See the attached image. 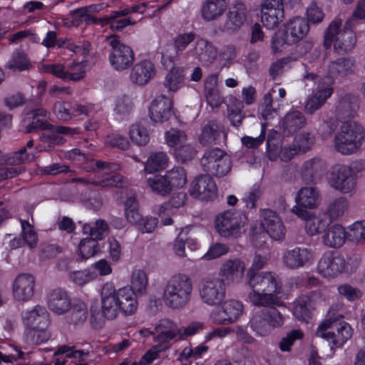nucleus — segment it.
Returning a JSON list of instances; mask_svg holds the SVG:
<instances>
[{"mask_svg": "<svg viewBox=\"0 0 365 365\" xmlns=\"http://www.w3.org/2000/svg\"><path fill=\"white\" fill-rule=\"evenodd\" d=\"M76 128H71L68 126H56L51 132L43 135V140L51 145H62L65 143L66 138L63 135L73 136L77 133Z\"/></svg>", "mask_w": 365, "mask_h": 365, "instance_id": "obj_41", "label": "nucleus"}, {"mask_svg": "<svg viewBox=\"0 0 365 365\" xmlns=\"http://www.w3.org/2000/svg\"><path fill=\"white\" fill-rule=\"evenodd\" d=\"M48 327L41 325L38 327L29 329L28 330V337L31 342L39 344L47 341L51 337V334L47 330Z\"/></svg>", "mask_w": 365, "mask_h": 365, "instance_id": "obj_59", "label": "nucleus"}, {"mask_svg": "<svg viewBox=\"0 0 365 365\" xmlns=\"http://www.w3.org/2000/svg\"><path fill=\"white\" fill-rule=\"evenodd\" d=\"M245 271V262L240 258H233L227 259L222 264L219 274L228 284H238L242 281Z\"/></svg>", "mask_w": 365, "mask_h": 365, "instance_id": "obj_23", "label": "nucleus"}, {"mask_svg": "<svg viewBox=\"0 0 365 365\" xmlns=\"http://www.w3.org/2000/svg\"><path fill=\"white\" fill-rule=\"evenodd\" d=\"M311 299L307 295L297 298L294 302L293 314L301 321H308L311 318Z\"/></svg>", "mask_w": 365, "mask_h": 365, "instance_id": "obj_44", "label": "nucleus"}, {"mask_svg": "<svg viewBox=\"0 0 365 365\" xmlns=\"http://www.w3.org/2000/svg\"><path fill=\"white\" fill-rule=\"evenodd\" d=\"M69 313L66 316L68 324L76 326L83 324L88 319V311L86 304L81 300L76 299L71 304Z\"/></svg>", "mask_w": 365, "mask_h": 365, "instance_id": "obj_36", "label": "nucleus"}, {"mask_svg": "<svg viewBox=\"0 0 365 365\" xmlns=\"http://www.w3.org/2000/svg\"><path fill=\"white\" fill-rule=\"evenodd\" d=\"M173 100L160 95L157 96L150 103L149 115L152 120L156 123H163L168 120L173 115Z\"/></svg>", "mask_w": 365, "mask_h": 365, "instance_id": "obj_22", "label": "nucleus"}, {"mask_svg": "<svg viewBox=\"0 0 365 365\" xmlns=\"http://www.w3.org/2000/svg\"><path fill=\"white\" fill-rule=\"evenodd\" d=\"M364 138L363 127L355 121L344 122L334 135L333 146L344 155L357 153Z\"/></svg>", "mask_w": 365, "mask_h": 365, "instance_id": "obj_4", "label": "nucleus"}, {"mask_svg": "<svg viewBox=\"0 0 365 365\" xmlns=\"http://www.w3.org/2000/svg\"><path fill=\"white\" fill-rule=\"evenodd\" d=\"M148 285V277L145 271L140 269H134L130 277V285L128 286L132 289L139 297L143 296L147 292Z\"/></svg>", "mask_w": 365, "mask_h": 365, "instance_id": "obj_42", "label": "nucleus"}, {"mask_svg": "<svg viewBox=\"0 0 365 365\" xmlns=\"http://www.w3.org/2000/svg\"><path fill=\"white\" fill-rule=\"evenodd\" d=\"M356 43V36L351 30H344V32L337 36L334 43L336 51L339 53L351 51Z\"/></svg>", "mask_w": 365, "mask_h": 365, "instance_id": "obj_46", "label": "nucleus"}, {"mask_svg": "<svg viewBox=\"0 0 365 365\" xmlns=\"http://www.w3.org/2000/svg\"><path fill=\"white\" fill-rule=\"evenodd\" d=\"M23 321L29 328L49 326V314L45 307L36 305L30 311H26L23 314Z\"/></svg>", "mask_w": 365, "mask_h": 365, "instance_id": "obj_33", "label": "nucleus"}, {"mask_svg": "<svg viewBox=\"0 0 365 365\" xmlns=\"http://www.w3.org/2000/svg\"><path fill=\"white\" fill-rule=\"evenodd\" d=\"M138 297L128 286L116 289L112 283H106L101 293L102 316L106 319L113 320L120 312L125 316L134 314L138 308Z\"/></svg>", "mask_w": 365, "mask_h": 365, "instance_id": "obj_2", "label": "nucleus"}, {"mask_svg": "<svg viewBox=\"0 0 365 365\" xmlns=\"http://www.w3.org/2000/svg\"><path fill=\"white\" fill-rule=\"evenodd\" d=\"M316 335L326 339L332 346L339 347L351 338L352 329L344 321L328 319L319 325Z\"/></svg>", "mask_w": 365, "mask_h": 365, "instance_id": "obj_5", "label": "nucleus"}, {"mask_svg": "<svg viewBox=\"0 0 365 365\" xmlns=\"http://www.w3.org/2000/svg\"><path fill=\"white\" fill-rule=\"evenodd\" d=\"M165 140L166 144L175 150L178 146L185 143V142L188 140V137L184 130L177 128H170L165 132Z\"/></svg>", "mask_w": 365, "mask_h": 365, "instance_id": "obj_50", "label": "nucleus"}, {"mask_svg": "<svg viewBox=\"0 0 365 365\" xmlns=\"http://www.w3.org/2000/svg\"><path fill=\"white\" fill-rule=\"evenodd\" d=\"M201 301L208 306H217L225 298V282L218 277L206 278L199 286Z\"/></svg>", "mask_w": 365, "mask_h": 365, "instance_id": "obj_11", "label": "nucleus"}, {"mask_svg": "<svg viewBox=\"0 0 365 365\" xmlns=\"http://www.w3.org/2000/svg\"><path fill=\"white\" fill-rule=\"evenodd\" d=\"M247 282L252 291L248 294L250 302L255 307H282V284L279 276L272 272L255 273L249 269Z\"/></svg>", "mask_w": 365, "mask_h": 365, "instance_id": "obj_1", "label": "nucleus"}, {"mask_svg": "<svg viewBox=\"0 0 365 365\" xmlns=\"http://www.w3.org/2000/svg\"><path fill=\"white\" fill-rule=\"evenodd\" d=\"M88 229L90 231L91 238L95 241L102 240L108 233V225L103 220H96L95 225L92 227L86 225L83 227L85 232H87Z\"/></svg>", "mask_w": 365, "mask_h": 365, "instance_id": "obj_61", "label": "nucleus"}, {"mask_svg": "<svg viewBox=\"0 0 365 365\" xmlns=\"http://www.w3.org/2000/svg\"><path fill=\"white\" fill-rule=\"evenodd\" d=\"M147 181L151 190L159 195L167 196L173 190L165 175H156Z\"/></svg>", "mask_w": 365, "mask_h": 365, "instance_id": "obj_45", "label": "nucleus"}, {"mask_svg": "<svg viewBox=\"0 0 365 365\" xmlns=\"http://www.w3.org/2000/svg\"><path fill=\"white\" fill-rule=\"evenodd\" d=\"M334 88L329 78H323L318 83L315 91L310 95L304 104V110L307 114H313L320 109L333 94Z\"/></svg>", "mask_w": 365, "mask_h": 365, "instance_id": "obj_14", "label": "nucleus"}, {"mask_svg": "<svg viewBox=\"0 0 365 365\" xmlns=\"http://www.w3.org/2000/svg\"><path fill=\"white\" fill-rule=\"evenodd\" d=\"M193 55L203 66H209L216 60L218 51L217 47L210 41L199 38L192 48Z\"/></svg>", "mask_w": 365, "mask_h": 365, "instance_id": "obj_26", "label": "nucleus"}, {"mask_svg": "<svg viewBox=\"0 0 365 365\" xmlns=\"http://www.w3.org/2000/svg\"><path fill=\"white\" fill-rule=\"evenodd\" d=\"M189 192L195 198L208 200L216 195L217 187L210 175H200L192 182Z\"/></svg>", "mask_w": 365, "mask_h": 365, "instance_id": "obj_21", "label": "nucleus"}, {"mask_svg": "<svg viewBox=\"0 0 365 365\" xmlns=\"http://www.w3.org/2000/svg\"><path fill=\"white\" fill-rule=\"evenodd\" d=\"M261 224L267 233L274 240H282L285 237L286 227L276 212L265 209L261 212Z\"/></svg>", "mask_w": 365, "mask_h": 365, "instance_id": "obj_17", "label": "nucleus"}, {"mask_svg": "<svg viewBox=\"0 0 365 365\" xmlns=\"http://www.w3.org/2000/svg\"><path fill=\"white\" fill-rule=\"evenodd\" d=\"M276 307H262L263 309L254 312L250 323L252 329L259 335H267L273 329L283 325L284 317Z\"/></svg>", "mask_w": 365, "mask_h": 365, "instance_id": "obj_6", "label": "nucleus"}, {"mask_svg": "<svg viewBox=\"0 0 365 365\" xmlns=\"http://www.w3.org/2000/svg\"><path fill=\"white\" fill-rule=\"evenodd\" d=\"M193 290L192 279L183 273H178L169 278L163 289V300L172 309L184 308L190 301Z\"/></svg>", "mask_w": 365, "mask_h": 365, "instance_id": "obj_3", "label": "nucleus"}, {"mask_svg": "<svg viewBox=\"0 0 365 365\" xmlns=\"http://www.w3.org/2000/svg\"><path fill=\"white\" fill-rule=\"evenodd\" d=\"M197 154L195 147L188 140L174 150L175 158L182 163L191 160Z\"/></svg>", "mask_w": 365, "mask_h": 365, "instance_id": "obj_55", "label": "nucleus"}, {"mask_svg": "<svg viewBox=\"0 0 365 365\" xmlns=\"http://www.w3.org/2000/svg\"><path fill=\"white\" fill-rule=\"evenodd\" d=\"M156 74V69L153 62L142 60L136 63L130 72V80L132 83L138 86L147 84Z\"/></svg>", "mask_w": 365, "mask_h": 365, "instance_id": "obj_27", "label": "nucleus"}, {"mask_svg": "<svg viewBox=\"0 0 365 365\" xmlns=\"http://www.w3.org/2000/svg\"><path fill=\"white\" fill-rule=\"evenodd\" d=\"M187 200V195L184 192L175 193L170 200L160 205L158 210V215L161 222L164 225H170L173 220L170 215H174L176 210L183 206Z\"/></svg>", "mask_w": 365, "mask_h": 365, "instance_id": "obj_30", "label": "nucleus"}, {"mask_svg": "<svg viewBox=\"0 0 365 365\" xmlns=\"http://www.w3.org/2000/svg\"><path fill=\"white\" fill-rule=\"evenodd\" d=\"M272 92H275L274 88L264 95L259 106L261 116L264 120L273 118L277 112V109L274 108L272 105Z\"/></svg>", "mask_w": 365, "mask_h": 365, "instance_id": "obj_54", "label": "nucleus"}, {"mask_svg": "<svg viewBox=\"0 0 365 365\" xmlns=\"http://www.w3.org/2000/svg\"><path fill=\"white\" fill-rule=\"evenodd\" d=\"M329 225L327 219L312 215L305 222V230L310 235H314L324 232Z\"/></svg>", "mask_w": 365, "mask_h": 365, "instance_id": "obj_51", "label": "nucleus"}, {"mask_svg": "<svg viewBox=\"0 0 365 365\" xmlns=\"http://www.w3.org/2000/svg\"><path fill=\"white\" fill-rule=\"evenodd\" d=\"M227 6L226 0H205L201 7V16L205 21L217 19L225 11Z\"/></svg>", "mask_w": 365, "mask_h": 365, "instance_id": "obj_35", "label": "nucleus"}, {"mask_svg": "<svg viewBox=\"0 0 365 365\" xmlns=\"http://www.w3.org/2000/svg\"><path fill=\"white\" fill-rule=\"evenodd\" d=\"M283 40L286 44L292 45L303 39L309 31L308 21L299 16L289 19L284 25Z\"/></svg>", "mask_w": 365, "mask_h": 365, "instance_id": "obj_19", "label": "nucleus"}, {"mask_svg": "<svg viewBox=\"0 0 365 365\" xmlns=\"http://www.w3.org/2000/svg\"><path fill=\"white\" fill-rule=\"evenodd\" d=\"M315 138L309 132H302L294 138L293 148H284L282 150L281 158L287 161L292 158L298 152H307L309 150L314 144Z\"/></svg>", "mask_w": 365, "mask_h": 365, "instance_id": "obj_29", "label": "nucleus"}, {"mask_svg": "<svg viewBox=\"0 0 365 365\" xmlns=\"http://www.w3.org/2000/svg\"><path fill=\"white\" fill-rule=\"evenodd\" d=\"M22 228L21 235L24 242L28 245L30 248H34L38 242V237L34 231L33 226L26 220H21Z\"/></svg>", "mask_w": 365, "mask_h": 365, "instance_id": "obj_60", "label": "nucleus"}, {"mask_svg": "<svg viewBox=\"0 0 365 365\" xmlns=\"http://www.w3.org/2000/svg\"><path fill=\"white\" fill-rule=\"evenodd\" d=\"M185 79L184 69L173 66L165 75L163 86L168 92L175 93L184 86Z\"/></svg>", "mask_w": 365, "mask_h": 365, "instance_id": "obj_37", "label": "nucleus"}, {"mask_svg": "<svg viewBox=\"0 0 365 365\" xmlns=\"http://www.w3.org/2000/svg\"><path fill=\"white\" fill-rule=\"evenodd\" d=\"M248 10L246 5L238 1L226 12L219 24L218 29L222 33L233 35L237 34L247 20Z\"/></svg>", "mask_w": 365, "mask_h": 365, "instance_id": "obj_10", "label": "nucleus"}, {"mask_svg": "<svg viewBox=\"0 0 365 365\" xmlns=\"http://www.w3.org/2000/svg\"><path fill=\"white\" fill-rule=\"evenodd\" d=\"M284 19V10L261 8L262 24L269 29L277 27Z\"/></svg>", "mask_w": 365, "mask_h": 365, "instance_id": "obj_47", "label": "nucleus"}, {"mask_svg": "<svg viewBox=\"0 0 365 365\" xmlns=\"http://www.w3.org/2000/svg\"><path fill=\"white\" fill-rule=\"evenodd\" d=\"M157 336L154 340L161 346L168 347L167 344L171 340L180 341V327L168 319L159 321L155 328Z\"/></svg>", "mask_w": 365, "mask_h": 365, "instance_id": "obj_24", "label": "nucleus"}, {"mask_svg": "<svg viewBox=\"0 0 365 365\" xmlns=\"http://www.w3.org/2000/svg\"><path fill=\"white\" fill-rule=\"evenodd\" d=\"M327 182L331 187L344 193L351 192L355 187L352 170L344 164H336L331 167Z\"/></svg>", "mask_w": 365, "mask_h": 365, "instance_id": "obj_12", "label": "nucleus"}, {"mask_svg": "<svg viewBox=\"0 0 365 365\" xmlns=\"http://www.w3.org/2000/svg\"><path fill=\"white\" fill-rule=\"evenodd\" d=\"M358 109L357 97L351 94H344L339 100L335 113L339 118H349L354 117Z\"/></svg>", "mask_w": 365, "mask_h": 365, "instance_id": "obj_34", "label": "nucleus"}, {"mask_svg": "<svg viewBox=\"0 0 365 365\" xmlns=\"http://www.w3.org/2000/svg\"><path fill=\"white\" fill-rule=\"evenodd\" d=\"M196 36L193 31L178 34L173 40V45L166 44L163 46L161 51L162 61L169 60L173 63L178 60L180 53L195 40Z\"/></svg>", "mask_w": 365, "mask_h": 365, "instance_id": "obj_15", "label": "nucleus"}, {"mask_svg": "<svg viewBox=\"0 0 365 365\" xmlns=\"http://www.w3.org/2000/svg\"><path fill=\"white\" fill-rule=\"evenodd\" d=\"M205 329V323L200 321H192L187 326L180 327V340L194 336Z\"/></svg>", "mask_w": 365, "mask_h": 365, "instance_id": "obj_64", "label": "nucleus"}, {"mask_svg": "<svg viewBox=\"0 0 365 365\" xmlns=\"http://www.w3.org/2000/svg\"><path fill=\"white\" fill-rule=\"evenodd\" d=\"M247 217L242 212L228 210L220 213L215 218L217 233L223 237H237L245 225Z\"/></svg>", "mask_w": 365, "mask_h": 365, "instance_id": "obj_7", "label": "nucleus"}, {"mask_svg": "<svg viewBox=\"0 0 365 365\" xmlns=\"http://www.w3.org/2000/svg\"><path fill=\"white\" fill-rule=\"evenodd\" d=\"M30 62L25 54L22 53H14L7 63V68L13 71H21L29 69Z\"/></svg>", "mask_w": 365, "mask_h": 365, "instance_id": "obj_62", "label": "nucleus"}, {"mask_svg": "<svg viewBox=\"0 0 365 365\" xmlns=\"http://www.w3.org/2000/svg\"><path fill=\"white\" fill-rule=\"evenodd\" d=\"M36 279L34 275L22 273L16 276L12 285V293L15 300L28 302L34 296Z\"/></svg>", "mask_w": 365, "mask_h": 365, "instance_id": "obj_18", "label": "nucleus"}, {"mask_svg": "<svg viewBox=\"0 0 365 365\" xmlns=\"http://www.w3.org/2000/svg\"><path fill=\"white\" fill-rule=\"evenodd\" d=\"M96 167L105 171H113L115 169V165L109 163L97 160L95 163ZM106 175L96 180H93V185L103 187H123L126 185V181L120 175H110L105 172Z\"/></svg>", "mask_w": 365, "mask_h": 365, "instance_id": "obj_31", "label": "nucleus"}, {"mask_svg": "<svg viewBox=\"0 0 365 365\" xmlns=\"http://www.w3.org/2000/svg\"><path fill=\"white\" fill-rule=\"evenodd\" d=\"M327 169L326 160L321 157H314L306 160L302 165V175L307 182H319Z\"/></svg>", "mask_w": 365, "mask_h": 365, "instance_id": "obj_28", "label": "nucleus"}, {"mask_svg": "<svg viewBox=\"0 0 365 365\" xmlns=\"http://www.w3.org/2000/svg\"><path fill=\"white\" fill-rule=\"evenodd\" d=\"M346 233L344 228L338 224L326 229L322 236L323 242L330 247H339L345 242Z\"/></svg>", "mask_w": 365, "mask_h": 365, "instance_id": "obj_38", "label": "nucleus"}, {"mask_svg": "<svg viewBox=\"0 0 365 365\" xmlns=\"http://www.w3.org/2000/svg\"><path fill=\"white\" fill-rule=\"evenodd\" d=\"M202 170L209 175L222 177L231 170L230 156L220 148H210L205 150L200 160Z\"/></svg>", "mask_w": 365, "mask_h": 365, "instance_id": "obj_9", "label": "nucleus"}, {"mask_svg": "<svg viewBox=\"0 0 365 365\" xmlns=\"http://www.w3.org/2000/svg\"><path fill=\"white\" fill-rule=\"evenodd\" d=\"M222 134H225L223 126L215 120H211L202 127L199 140L203 145L215 143Z\"/></svg>", "mask_w": 365, "mask_h": 365, "instance_id": "obj_39", "label": "nucleus"}, {"mask_svg": "<svg viewBox=\"0 0 365 365\" xmlns=\"http://www.w3.org/2000/svg\"><path fill=\"white\" fill-rule=\"evenodd\" d=\"M314 261L312 252L307 248L295 247L287 250L282 256V262L288 269H297L311 264Z\"/></svg>", "mask_w": 365, "mask_h": 365, "instance_id": "obj_20", "label": "nucleus"}, {"mask_svg": "<svg viewBox=\"0 0 365 365\" xmlns=\"http://www.w3.org/2000/svg\"><path fill=\"white\" fill-rule=\"evenodd\" d=\"M307 124L304 114L297 110H292L285 114L281 124L284 135H289L303 128Z\"/></svg>", "mask_w": 365, "mask_h": 365, "instance_id": "obj_32", "label": "nucleus"}, {"mask_svg": "<svg viewBox=\"0 0 365 365\" xmlns=\"http://www.w3.org/2000/svg\"><path fill=\"white\" fill-rule=\"evenodd\" d=\"M319 193L315 187H305L301 188L295 197L297 204L308 209L316 208L319 204Z\"/></svg>", "mask_w": 365, "mask_h": 365, "instance_id": "obj_40", "label": "nucleus"}, {"mask_svg": "<svg viewBox=\"0 0 365 365\" xmlns=\"http://www.w3.org/2000/svg\"><path fill=\"white\" fill-rule=\"evenodd\" d=\"M46 302L49 309L57 315L67 313L73 303L68 292L61 288L51 290L47 294Z\"/></svg>", "mask_w": 365, "mask_h": 365, "instance_id": "obj_25", "label": "nucleus"}, {"mask_svg": "<svg viewBox=\"0 0 365 365\" xmlns=\"http://www.w3.org/2000/svg\"><path fill=\"white\" fill-rule=\"evenodd\" d=\"M172 188L182 187L187 182V174L182 167H175L165 174Z\"/></svg>", "mask_w": 365, "mask_h": 365, "instance_id": "obj_49", "label": "nucleus"}, {"mask_svg": "<svg viewBox=\"0 0 365 365\" xmlns=\"http://www.w3.org/2000/svg\"><path fill=\"white\" fill-rule=\"evenodd\" d=\"M53 112L60 120L68 121L72 119V105L70 102H55L53 106Z\"/></svg>", "mask_w": 365, "mask_h": 365, "instance_id": "obj_56", "label": "nucleus"}, {"mask_svg": "<svg viewBox=\"0 0 365 365\" xmlns=\"http://www.w3.org/2000/svg\"><path fill=\"white\" fill-rule=\"evenodd\" d=\"M346 267L344 259L332 252L324 253L318 262L319 272L324 277H334L341 273Z\"/></svg>", "mask_w": 365, "mask_h": 365, "instance_id": "obj_16", "label": "nucleus"}, {"mask_svg": "<svg viewBox=\"0 0 365 365\" xmlns=\"http://www.w3.org/2000/svg\"><path fill=\"white\" fill-rule=\"evenodd\" d=\"M348 207L347 200L344 197H339L329 204L327 212L331 219L336 220L345 213Z\"/></svg>", "mask_w": 365, "mask_h": 365, "instance_id": "obj_57", "label": "nucleus"}, {"mask_svg": "<svg viewBox=\"0 0 365 365\" xmlns=\"http://www.w3.org/2000/svg\"><path fill=\"white\" fill-rule=\"evenodd\" d=\"M354 66L353 59L341 58L329 65V72L332 76L346 75L351 72Z\"/></svg>", "mask_w": 365, "mask_h": 365, "instance_id": "obj_48", "label": "nucleus"}, {"mask_svg": "<svg viewBox=\"0 0 365 365\" xmlns=\"http://www.w3.org/2000/svg\"><path fill=\"white\" fill-rule=\"evenodd\" d=\"M98 245L91 238L82 240L78 245L79 255L83 259H88L98 252Z\"/></svg>", "mask_w": 365, "mask_h": 365, "instance_id": "obj_58", "label": "nucleus"}, {"mask_svg": "<svg viewBox=\"0 0 365 365\" xmlns=\"http://www.w3.org/2000/svg\"><path fill=\"white\" fill-rule=\"evenodd\" d=\"M86 63L73 61L67 66L69 81H77L84 78Z\"/></svg>", "mask_w": 365, "mask_h": 365, "instance_id": "obj_63", "label": "nucleus"}, {"mask_svg": "<svg viewBox=\"0 0 365 365\" xmlns=\"http://www.w3.org/2000/svg\"><path fill=\"white\" fill-rule=\"evenodd\" d=\"M341 24L342 21L339 19H335L331 22L324 33V46L325 48H329L332 43H334L337 36L344 32V30L341 29Z\"/></svg>", "mask_w": 365, "mask_h": 365, "instance_id": "obj_52", "label": "nucleus"}, {"mask_svg": "<svg viewBox=\"0 0 365 365\" xmlns=\"http://www.w3.org/2000/svg\"><path fill=\"white\" fill-rule=\"evenodd\" d=\"M243 305L237 300L230 299L213 309L210 318L215 324H229L235 322L242 314Z\"/></svg>", "mask_w": 365, "mask_h": 365, "instance_id": "obj_13", "label": "nucleus"}, {"mask_svg": "<svg viewBox=\"0 0 365 365\" xmlns=\"http://www.w3.org/2000/svg\"><path fill=\"white\" fill-rule=\"evenodd\" d=\"M130 138L138 145H145L150 140L146 128L141 123H136L131 126L130 130Z\"/></svg>", "mask_w": 365, "mask_h": 365, "instance_id": "obj_53", "label": "nucleus"}, {"mask_svg": "<svg viewBox=\"0 0 365 365\" xmlns=\"http://www.w3.org/2000/svg\"><path fill=\"white\" fill-rule=\"evenodd\" d=\"M168 156L164 152L151 153L145 163L144 170L148 173H153L167 168Z\"/></svg>", "mask_w": 365, "mask_h": 365, "instance_id": "obj_43", "label": "nucleus"}, {"mask_svg": "<svg viewBox=\"0 0 365 365\" xmlns=\"http://www.w3.org/2000/svg\"><path fill=\"white\" fill-rule=\"evenodd\" d=\"M106 41L110 47L108 59L112 68L117 71H124L130 68L135 61L132 48L115 35L108 37Z\"/></svg>", "mask_w": 365, "mask_h": 365, "instance_id": "obj_8", "label": "nucleus"}]
</instances>
